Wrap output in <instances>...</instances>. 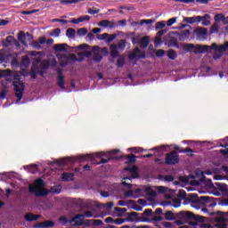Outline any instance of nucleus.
<instances>
[{
    "instance_id": "obj_1",
    "label": "nucleus",
    "mask_w": 228,
    "mask_h": 228,
    "mask_svg": "<svg viewBox=\"0 0 228 228\" xmlns=\"http://www.w3.org/2000/svg\"><path fill=\"white\" fill-rule=\"evenodd\" d=\"M62 188L61 184H57L51 187L50 191H47V189H45V182H44L42 178H38L34 182V184L28 185V191L36 195V197H45L49 195V193H54V195L61 193Z\"/></svg>"
},
{
    "instance_id": "obj_2",
    "label": "nucleus",
    "mask_w": 228,
    "mask_h": 228,
    "mask_svg": "<svg viewBox=\"0 0 228 228\" xmlns=\"http://www.w3.org/2000/svg\"><path fill=\"white\" fill-rule=\"evenodd\" d=\"M117 152H120V150H114L111 151H102V152H96L93 154H87V155H83L79 157V159L81 161H86L90 159V161H94L96 158H108V159H102L100 162H98V165H104V163H108L110 159H117V157L113 156V154H117Z\"/></svg>"
},
{
    "instance_id": "obj_3",
    "label": "nucleus",
    "mask_w": 228,
    "mask_h": 228,
    "mask_svg": "<svg viewBox=\"0 0 228 228\" xmlns=\"http://www.w3.org/2000/svg\"><path fill=\"white\" fill-rule=\"evenodd\" d=\"M179 220H183L185 224L189 223L191 228H199L200 224V216L190 211H181L177 214Z\"/></svg>"
},
{
    "instance_id": "obj_4",
    "label": "nucleus",
    "mask_w": 228,
    "mask_h": 228,
    "mask_svg": "<svg viewBox=\"0 0 228 228\" xmlns=\"http://www.w3.org/2000/svg\"><path fill=\"white\" fill-rule=\"evenodd\" d=\"M211 49L214 51V60H220L225 53L228 51V41H226L224 45H217L216 43H213L211 45Z\"/></svg>"
},
{
    "instance_id": "obj_5",
    "label": "nucleus",
    "mask_w": 228,
    "mask_h": 228,
    "mask_svg": "<svg viewBox=\"0 0 228 228\" xmlns=\"http://www.w3.org/2000/svg\"><path fill=\"white\" fill-rule=\"evenodd\" d=\"M13 86L15 91V97H17L15 103L19 104L22 97H24V83L18 79L13 82Z\"/></svg>"
},
{
    "instance_id": "obj_6",
    "label": "nucleus",
    "mask_w": 228,
    "mask_h": 228,
    "mask_svg": "<svg viewBox=\"0 0 228 228\" xmlns=\"http://www.w3.org/2000/svg\"><path fill=\"white\" fill-rule=\"evenodd\" d=\"M85 216L86 218H92V216H94V214L92 213V211H86L84 214H79L73 217L71 220H69V224L75 226L83 225V220H85Z\"/></svg>"
},
{
    "instance_id": "obj_7",
    "label": "nucleus",
    "mask_w": 228,
    "mask_h": 228,
    "mask_svg": "<svg viewBox=\"0 0 228 228\" xmlns=\"http://www.w3.org/2000/svg\"><path fill=\"white\" fill-rule=\"evenodd\" d=\"M18 40L22 44V45L28 47V42H33V36L29 33L25 34L21 31L18 35Z\"/></svg>"
},
{
    "instance_id": "obj_8",
    "label": "nucleus",
    "mask_w": 228,
    "mask_h": 228,
    "mask_svg": "<svg viewBox=\"0 0 228 228\" xmlns=\"http://www.w3.org/2000/svg\"><path fill=\"white\" fill-rule=\"evenodd\" d=\"M225 222H227V214L219 212V218L215 227L210 225L208 228H227V224H225Z\"/></svg>"
},
{
    "instance_id": "obj_9",
    "label": "nucleus",
    "mask_w": 228,
    "mask_h": 228,
    "mask_svg": "<svg viewBox=\"0 0 228 228\" xmlns=\"http://www.w3.org/2000/svg\"><path fill=\"white\" fill-rule=\"evenodd\" d=\"M178 162H179V155H177V152L172 151L167 154L166 156L167 165H175V163H178Z\"/></svg>"
},
{
    "instance_id": "obj_10",
    "label": "nucleus",
    "mask_w": 228,
    "mask_h": 228,
    "mask_svg": "<svg viewBox=\"0 0 228 228\" xmlns=\"http://www.w3.org/2000/svg\"><path fill=\"white\" fill-rule=\"evenodd\" d=\"M67 44H58L53 46V49L57 53V58H61V60H65L66 55L61 56L60 53H64L67 54V48H66Z\"/></svg>"
},
{
    "instance_id": "obj_11",
    "label": "nucleus",
    "mask_w": 228,
    "mask_h": 228,
    "mask_svg": "<svg viewBox=\"0 0 228 228\" xmlns=\"http://www.w3.org/2000/svg\"><path fill=\"white\" fill-rule=\"evenodd\" d=\"M30 56H34L33 59V67L34 69H38V65H40V61H42V53L41 52H29Z\"/></svg>"
},
{
    "instance_id": "obj_12",
    "label": "nucleus",
    "mask_w": 228,
    "mask_h": 228,
    "mask_svg": "<svg viewBox=\"0 0 228 228\" xmlns=\"http://www.w3.org/2000/svg\"><path fill=\"white\" fill-rule=\"evenodd\" d=\"M183 49L187 53H194V54H199L200 53V45H194L193 44L183 45Z\"/></svg>"
},
{
    "instance_id": "obj_13",
    "label": "nucleus",
    "mask_w": 228,
    "mask_h": 228,
    "mask_svg": "<svg viewBox=\"0 0 228 228\" xmlns=\"http://www.w3.org/2000/svg\"><path fill=\"white\" fill-rule=\"evenodd\" d=\"M126 197H133V199H138L143 195L142 189L128 190L125 192Z\"/></svg>"
},
{
    "instance_id": "obj_14",
    "label": "nucleus",
    "mask_w": 228,
    "mask_h": 228,
    "mask_svg": "<svg viewBox=\"0 0 228 228\" xmlns=\"http://www.w3.org/2000/svg\"><path fill=\"white\" fill-rule=\"evenodd\" d=\"M92 19L91 16L84 15L80 16L77 19H72L69 22L71 24H86L87 22H90V20Z\"/></svg>"
},
{
    "instance_id": "obj_15",
    "label": "nucleus",
    "mask_w": 228,
    "mask_h": 228,
    "mask_svg": "<svg viewBox=\"0 0 228 228\" xmlns=\"http://www.w3.org/2000/svg\"><path fill=\"white\" fill-rule=\"evenodd\" d=\"M191 197L193 198H191L190 201L191 208H194V209H200V200L199 199V194L193 193L191 194Z\"/></svg>"
},
{
    "instance_id": "obj_16",
    "label": "nucleus",
    "mask_w": 228,
    "mask_h": 228,
    "mask_svg": "<svg viewBox=\"0 0 228 228\" xmlns=\"http://www.w3.org/2000/svg\"><path fill=\"white\" fill-rule=\"evenodd\" d=\"M130 60H136L138 58H145V53H143L140 48L136 47L134 52L129 56Z\"/></svg>"
},
{
    "instance_id": "obj_17",
    "label": "nucleus",
    "mask_w": 228,
    "mask_h": 228,
    "mask_svg": "<svg viewBox=\"0 0 228 228\" xmlns=\"http://www.w3.org/2000/svg\"><path fill=\"white\" fill-rule=\"evenodd\" d=\"M99 28H109V29H113L115 28L116 24L113 21L108 20H102L98 22Z\"/></svg>"
},
{
    "instance_id": "obj_18",
    "label": "nucleus",
    "mask_w": 228,
    "mask_h": 228,
    "mask_svg": "<svg viewBox=\"0 0 228 228\" xmlns=\"http://www.w3.org/2000/svg\"><path fill=\"white\" fill-rule=\"evenodd\" d=\"M58 77H57V85L62 90L65 89V77L61 73V69L57 70Z\"/></svg>"
},
{
    "instance_id": "obj_19",
    "label": "nucleus",
    "mask_w": 228,
    "mask_h": 228,
    "mask_svg": "<svg viewBox=\"0 0 228 228\" xmlns=\"http://www.w3.org/2000/svg\"><path fill=\"white\" fill-rule=\"evenodd\" d=\"M74 161H76V158L67 157V158L57 160L56 163H58L60 167H65L69 165V163H74Z\"/></svg>"
},
{
    "instance_id": "obj_20",
    "label": "nucleus",
    "mask_w": 228,
    "mask_h": 228,
    "mask_svg": "<svg viewBox=\"0 0 228 228\" xmlns=\"http://www.w3.org/2000/svg\"><path fill=\"white\" fill-rule=\"evenodd\" d=\"M133 44H140L142 47H147L149 45V37H143L140 41L134 37L133 39Z\"/></svg>"
},
{
    "instance_id": "obj_21",
    "label": "nucleus",
    "mask_w": 228,
    "mask_h": 228,
    "mask_svg": "<svg viewBox=\"0 0 228 228\" xmlns=\"http://www.w3.org/2000/svg\"><path fill=\"white\" fill-rule=\"evenodd\" d=\"M36 228H47V227H54V222L51 220H47L42 223H38L35 225Z\"/></svg>"
},
{
    "instance_id": "obj_22",
    "label": "nucleus",
    "mask_w": 228,
    "mask_h": 228,
    "mask_svg": "<svg viewBox=\"0 0 228 228\" xmlns=\"http://www.w3.org/2000/svg\"><path fill=\"white\" fill-rule=\"evenodd\" d=\"M183 22H187V24H195L196 22H200V16L184 17Z\"/></svg>"
},
{
    "instance_id": "obj_23",
    "label": "nucleus",
    "mask_w": 228,
    "mask_h": 228,
    "mask_svg": "<svg viewBox=\"0 0 228 228\" xmlns=\"http://www.w3.org/2000/svg\"><path fill=\"white\" fill-rule=\"evenodd\" d=\"M125 170H127V172H130L133 179H136L138 177V169L135 166L127 167L125 168Z\"/></svg>"
},
{
    "instance_id": "obj_24",
    "label": "nucleus",
    "mask_w": 228,
    "mask_h": 228,
    "mask_svg": "<svg viewBox=\"0 0 228 228\" xmlns=\"http://www.w3.org/2000/svg\"><path fill=\"white\" fill-rule=\"evenodd\" d=\"M200 22L203 26H209V24H211V16L209 14L201 16Z\"/></svg>"
},
{
    "instance_id": "obj_25",
    "label": "nucleus",
    "mask_w": 228,
    "mask_h": 228,
    "mask_svg": "<svg viewBox=\"0 0 228 228\" xmlns=\"http://www.w3.org/2000/svg\"><path fill=\"white\" fill-rule=\"evenodd\" d=\"M37 218H40V215H35V214L28 213L25 216V220L27 222H35Z\"/></svg>"
},
{
    "instance_id": "obj_26",
    "label": "nucleus",
    "mask_w": 228,
    "mask_h": 228,
    "mask_svg": "<svg viewBox=\"0 0 228 228\" xmlns=\"http://www.w3.org/2000/svg\"><path fill=\"white\" fill-rule=\"evenodd\" d=\"M66 37L69 38V40H74L76 38V29L74 28H68L66 30Z\"/></svg>"
},
{
    "instance_id": "obj_27",
    "label": "nucleus",
    "mask_w": 228,
    "mask_h": 228,
    "mask_svg": "<svg viewBox=\"0 0 228 228\" xmlns=\"http://www.w3.org/2000/svg\"><path fill=\"white\" fill-rule=\"evenodd\" d=\"M24 170H27V172H29L30 174H37V171L38 170L37 165H29L23 167Z\"/></svg>"
},
{
    "instance_id": "obj_28",
    "label": "nucleus",
    "mask_w": 228,
    "mask_h": 228,
    "mask_svg": "<svg viewBox=\"0 0 228 228\" xmlns=\"http://www.w3.org/2000/svg\"><path fill=\"white\" fill-rule=\"evenodd\" d=\"M179 38L182 42H183L184 40H188V38H190V30H183L182 33L180 34Z\"/></svg>"
},
{
    "instance_id": "obj_29",
    "label": "nucleus",
    "mask_w": 228,
    "mask_h": 228,
    "mask_svg": "<svg viewBox=\"0 0 228 228\" xmlns=\"http://www.w3.org/2000/svg\"><path fill=\"white\" fill-rule=\"evenodd\" d=\"M138 220V213L132 212L126 217V222H136Z\"/></svg>"
},
{
    "instance_id": "obj_30",
    "label": "nucleus",
    "mask_w": 228,
    "mask_h": 228,
    "mask_svg": "<svg viewBox=\"0 0 228 228\" xmlns=\"http://www.w3.org/2000/svg\"><path fill=\"white\" fill-rule=\"evenodd\" d=\"M118 48L117 47V45H110V56L112 58H117L118 56Z\"/></svg>"
},
{
    "instance_id": "obj_31",
    "label": "nucleus",
    "mask_w": 228,
    "mask_h": 228,
    "mask_svg": "<svg viewBox=\"0 0 228 228\" xmlns=\"http://www.w3.org/2000/svg\"><path fill=\"white\" fill-rule=\"evenodd\" d=\"M62 181H73L74 180V174L71 173H63L61 175Z\"/></svg>"
},
{
    "instance_id": "obj_32",
    "label": "nucleus",
    "mask_w": 228,
    "mask_h": 228,
    "mask_svg": "<svg viewBox=\"0 0 228 228\" xmlns=\"http://www.w3.org/2000/svg\"><path fill=\"white\" fill-rule=\"evenodd\" d=\"M164 216L166 218V220H175V216H174V213H172V211H167L164 214Z\"/></svg>"
},
{
    "instance_id": "obj_33",
    "label": "nucleus",
    "mask_w": 228,
    "mask_h": 228,
    "mask_svg": "<svg viewBox=\"0 0 228 228\" xmlns=\"http://www.w3.org/2000/svg\"><path fill=\"white\" fill-rule=\"evenodd\" d=\"M224 18H225V15L222 13H218V14H216V16L214 17V20H216V22H224Z\"/></svg>"
},
{
    "instance_id": "obj_34",
    "label": "nucleus",
    "mask_w": 228,
    "mask_h": 228,
    "mask_svg": "<svg viewBox=\"0 0 228 228\" xmlns=\"http://www.w3.org/2000/svg\"><path fill=\"white\" fill-rule=\"evenodd\" d=\"M61 33V29H60V28L53 29L52 32L50 33V37H53L54 38H58V37H60Z\"/></svg>"
},
{
    "instance_id": "obj_35",
    "label": "nucleus",
    "mask_w": 228,
    "mask_h": 228,
    "mask_svg": "<svg viewBox=\"0 0 228 228\" xmlns=\"http://www.w3.org/2000/svg\"><path fill=\"white\" fill-rule=\"evenodd\" d=\"M114 204L113 202H108L106 204H99L98 208H101L102 209H104L105 208L107 209H111V208H113Z\"/></svg>"
},
{
    "instance_id": "obj_36",
    "label": "nucleus",
    "mask_w": 228,
    "mask_h": 228,
    "mask_svg": "<svg viewBox=\"0 0 228 228\" xmlns=\"http://www.w3.org/2000/svg\"><path fill=\"white\" fill-rule=\"evenodd\" d=\"M167 57L169 58V60H175V58H177V53H175V51L171 49L167 52Z\"/></svg>"
},
{
    "instance_id": "obj_37",
    "label": "nucleus",
    "mask_w": 228,
    "mask_h": 228,
    "mask_svg": "<svg viewBox=\"0 0 228 228\" xmlns=\"http://www.w3.org/2000/svg\"><path fill=\"white\" fill-rule=\"evenodd\" d=\"M171 206L173 208H180L181 207V200L179 198H175L172 200Z\"/></svg>"
},
{
    "instance_id": "obj_38",
    "label": "nucleus",
    "mask_w": 228,
    "mask_h": 228,
    "mask_svg": "<svg viewBox=\"0 0 228 228\" xmlns=\"http://www.w3.org/2000/svg\"><path fill=\"white\" fill-rule=\"evenodd\" d=\"M145 190H146L147 195H151V197H156L157 192L156 191L152 190V187L148 186L146 187Z\"/></svg>"
},
{
    "instance_id": "obj_39",
    "label": "nucleus",
    "mask_w": 228,
    "mask_h": 228,
    "mask_svg": "<svg viewBox=\"0 0 228 228\" xmlns=\"http://www.w3.org/2000/svg\"><path fill=\"white\" fill-rule=\"evenodd\" d=\"M208 202H211V198L208 196H201L200 197V204L201 206H205V204H208Z\"/></svg>"
},
{
    "instance_id": "obj_40",
    "label": "nucleus",
    "mask_w": 228,
    "mask_h": 228,
    "mask_svg": "<svg viewBox=\"0 0 228 228\" xmlns=\"http://www.w3.org/2000/svg\"><path fill=\"white\" fill-rule=\"evenodd\" d=\"M166 26H167V21H165V20L159 21L156 23L155 28L156 29H163V28H165Z\"/></svg>"
},
{
    "instance_id": "obj_41",
    "label": "nucleus",
    "mask_w": 228,
    "mask_h": 228,
    "mask_svg": "<svg viewBox=\"0 0 228 228\" xmlns=\"http://www.w3.org/2000/svg\"><path fill=\"white\" fill-rule=\"evenodd\" d=\"M61 4H77L79 0H61Z\"/></svg>"
},
{
    "instance_id": "obj_42",
    "label": "nucleus",
    "mask_w": 228,
    "mask_h": 228,
    "mask_svg": "<svg viewBox=\"0 0 228 228\" xmlns=\"http://www.w3.org/2000/svg\"><path fill=\"white\" fill-rule=\"evenodd\" d=\"M86 33H88V29H86V28H79L77 31V35L78 37H85V35H86Z\"/></svg>"
},
{
    "instance_id": "obj_43",
    "label": "nucleus",
    "mask_w": 228,
    "mask_h": 228,
    "mask_svg": "<svg viewBox=\"0 0 228 228\" xmlns=\"http://www.w3.org/2000/svg\"><path fill=\"white\" fill-rule=\"evenodd\" d=\"M126 181L122 182L123 186H125L126 188H127L128 190L131 189V178L126 177L125 178Z\"/></svg>"
},
{
    "instance_id": "obj_44",
    "label": "nucleus",
    "mask_w": 228,
    "mask_h": 228,
    "mask_svg": "<svg viewBox=\"0 0 228 228\" xmlns=\"http://www.w3.org/2000/svg\"><path fill=\"white\" fill-rule=\"evenodd\" d=\"M29 63H30L29 57H28V56L22 57L21 64L23 65V67H28V65H29Z\"/></svg>"
},
{
    "instance_id": "obj_45",
    "label": "nucleus",
    "mask_w": 228,
    "mask_h": 228,
    "mask_svg": "<svg viewBox=\"0 0 228 228\" xmlns=\"http://www.w3.org/2000/svg\"><path fill=\"white\" fill-rule=\"evenodd\" d=\"M209 51H213L211 46H209V45H200V53H209Z\"/></svg>"
},
{
    "instance_id": "obj_46",
    "label": "nucleus",
    "mask_w": 228,
    "mask_h": 228,
    "mask_svg": "<svg viewBox=\"0 0 228 228\" xmlns=\"http://www.w3.org/2000/svg\"><path fill=\"white\" fill-rule=\"evenodd\" d=\"M118 49H119L120 51H124V49H126V40L122 39L118 42Z\"/></svg>"
},
{
    "instance_id": "obj_47",
    "label": "nucleus",
    "mask_w": 228,
    "mask_h": 228,
    "mask_svg": "<svg viewBox=\"0 0 228 228\" xmlns=\"http://www.w3.org/2000/svg\"><path fill=\"white\" fill-rule=\"evenodd\" d=\"M193 37H196L197 40H200V27H198L193 31Z\"/></svg>"
},
{
    "instance_id": "obj_48",
    "label": "nucleus",
    "mask_w": 228,
    "mask_h": 228,
    "mask_svg": "<svg viewBox=\"0 0 228 228\" xmlns=\"http://www.w3.org/2000/svg\"><path fill=\"white\" fill-rule=\"evenodd\" d=\"M175 22H177V17L171 18L167 21V26H168V27L174 26V24H175Z\"/></svg>"
},
{
    "instance_id": "obj_49",
    "label": "nucleus",
    "mask_w": 228,
    "mask_h": 228,
    "mask_svg": "<svg viewBox=\"0 0 228 228\" xmlns=\"http://www.w3.org/2000/svg\"><path fill=\"white\" fill-rule=\"evenodd\" d=\"M157 191H159V193H167V191H168V188L165 187V186H159L156 187Z\"/></svg>"
},
{
    "instance_id": "obj_50",
    "label": "nucleus",
    "mask_w": 228,
    "mask_h": 228,
    "mask_svg": "<svg viewBox=\"0 0 228 228\" xmlns=\"http://www.w3.org/2000/svg\"><path fill=\"white\" fill-rule=\"evenodd\" d=\"M94 61H96L97 63H99V61H101L102 60V56L101 55V53H94V58H93Z\"/></svg>"
},
{
    "instance_id": "obj_51",
    "label": "nucleus",
    "mask_w": 228,
    "mask_h": 228,
    "mask_svg": "<svg viewBox=\"0 0 228 228\" xmlns=\"http://www.w3.org/2000/svg\"><path fill=\"white\" fill-rule=\"evenodd\" d=\"M32 47H34V49H37L38 51H40V49H42V45H40L39 41H33Z\"/></svg>"
},
{
    "instance_id": "obj_52",
    "label": "nucleus",
    "mask_w": 228,
    "mask_h": 228,
    "mask_svg": "<svg viewBox=\"0 0 228 228\" xmlns=\"http://www.w3.org/2000/svg\"><path fill=\"white\" fill-rule=\"evenodd\" d=\"M125 222H126V219L117 218V219H114L113 224H115L116 225H122V224H124Z\"/></svg>"
},
{
    "instance_id": "obj_53",
    "label": "nucleus",
    "mask_w": 228,
    "mask_h": 228,
    "mask_svg": "<svg viewBox=\"0 0 228 228\" xmlns=\"http://www.w3.org/2000/svg\"><path fill=\"white\" fill-rule=\"evenodd\" d=\"M109 34L103 33L97 36L98 40H108Z\"/></svg>"
},
{
    "instance_id": "obj_54",
    "label": "nucleus",
    "mask_w": 228,
    "mask_h": 228,
    "mask_svg": "<svg viewBox=\"0 0 228 228\" xmlns=\"http://www.w3.org/2000/svg\"><path fill=\"white\" fill-rule=\"evenodd\" d=\"M124 63H126V59L124 57L118 59V67H124Z\"/></svg>"
},
{
    "instance_id": "obj_55",
    "label": "nucleus",
    "mask_w": 228,
    "mask_h": 228,
    "mask_svg": "<svg viewBox=\"0 0 228 228\" xmlns=\"http://www.w3.org/2000/svg\"><path fill=\"white\" fill-rule=\"evenodd\" d=\"M115 38H117L116 34H113V35H110V36L109 34V37H107V43L111 44V42H113V40H115Z\"/></svg>"
},
{
    "instance_id": "obj_56",
    "label": "nucleus",
    "mask_w": 228,
    "mask_h": 228,
    "mask_svg": "<svg viewBox=\"0 0 228 228\" xmlns=\"http://www.w3.org/2000/svg\"><path fill=\"white\" fill-rule=\"evenodd\" d=\"M219 147H225L224 150H221L220 151H221V153L224 154V156H225V154H228V148H227V147H228V144H224H224L221 143V144L219 145Z\"/></svg>"
},
{
    "instance_id": "obj_57",
    "label": "nucleus",
    "mask_w": 228,
    "mask_h": 228,
    "mask_svg": "<svg viewBox=\"0 0 228 228\" xmlns=\"http://www.w3.org/2000/svg\"><path fill=\"white\" fill-rule=\"evenodd\" d=\"M53 22H61V24H68L69 20H62V19H53L52 20Z\"/></svg>"
},
{
    "instance_id": "obj_58",
    "label": "nucleus",
    "mask_w": 228,
    "mask_h": 228,
    "mask_svg": "<svg viewBox=\"0 0 228 228\" xmlns=\"http://www.w3.org/2000/svg\"><path fill=\"white\" fill-rule=\"evenodd\" d=\"M178 197H180V199H186V191L180 190L178 193Z\"/></svg>"
},
{
    "instance_id": "obj_59",
    "label": "nucleus",
    "mask_w": 228,
    "mask_h": 228,
    "mask_svg": "<svg viewBox=\"0 0 228 228\" xmlns=\"http://www.w3.org/2000/svg\"><path fill=\"white\" fill-rule=\"evenodd\" d=\"M156 56H158V58H161V56H165V50H161V49L158 50L156 52Z\"/></svg>"
},
{
    "instance_id": "obj_60",
    "label": "nucleus",
    "mask_w": 228,
    "mask_h": 228,
    "mask_svg": "<svg viewBox=\"0 0 228 228\" xmlns=\"http://www.w3.org/2000/svg\"><path fill=\"white\" fill-rule=\"evenodd\" d=\"M51 62L49 61H41V65H43V69H49V65Z\"/></svg>"
},
{
    "instance_id": "obj_61",
    "label": "nucleus",
    "mask_w": 228,
    "mask_h": 228,
    "mask_svg": "<svg viewBox=\"0 0 228 228\" xmlns=\"http://www.w3.org/2000/svg\"><path fill=\"white\" fill-rule=\"evenodd\" d=\"M143 24H152V20H142L140 25L143 26Z\"/></svg>"
},
{
    "instance_id": "obj_62",
    "label": "nucleus",
    "mask_w": 228,
    "mask_h": 228,
    "mask_svg": "<svg viewBox=\"0 0 228 228\" xmlns=\"http://www.w3.org/2000/svg\"><path fill=\"white\" fill-rule=\"evenodd\" d=\"M59 220H60V222L62 223L63 224H69V219L67 218V216H61Z\"/></svg>"
},
{
    "instance_id": "obj_63",
    "label": "nucleus",
    "mask_w": 228,
    "mask_h": 228,
    "mask_svg": "<svg viewBox=\"0 0 228 228\" xmlns=\"http://www.w3.org/2000/svg\"><path fill=\"white\" fill-rule=\"evenodd\" d=\"M164 181H167V183H171V181H174V176L166 175V176H164Z\"/></svg>"
},
{
    "instance_id": "obj_64",
    "label": "nucleus",
    "mask_w": 228,
    "mask_h": 228,
    "mask_svg": "<svg viewBox=\"0 0 228 228\" xmlns=\"http://www.w3.org/2000/svg\"><path fill=\"white\" fill-rule=\"evenodd\" d=\"M219 206H228V200L224 199L220 201Z\"/></svg>"
}]
</instances>
